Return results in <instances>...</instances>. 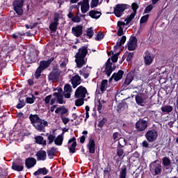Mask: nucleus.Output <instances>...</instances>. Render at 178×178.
Masks as SVG:
<instances>
[{"instance_id":"obj_1","label":"nucleus","mask_w":178,"mask_h":178,"mask_svg":"<svg viewBox=\"0 0 178 178\" xmlns=\"http://www.w3.org/2000/svg\"><path fill=\"white\" fill-rule=\"evenodd\" d=\"M29 120L35 130L45 133V127H48V121L42 119L38 114H30Z\"/></svg>"},{"instance_id":"obj_2","label":"nucleus","mask_w":178,"mask_h":178,"mask_svg":"<svg viewBox=\"0 0 178 178\" xmlns=\"http://www.w3.org/2000/svg\"><path fill=\"white\" fill-rule=\"evenodd\" d=\"M88 54V46H82L78 49V52L75 54V63L78 69H81L85 65H87V59L86 56Z\"/></svg>"},{"instance_id":"obj_3","label":"nucleus","mask_w":178,"mask_h":178,"mask_svg":"<svg viewBox=\"0 0 178 178\" xmlns=\"http://www.w3.org/2000/svg\"><path fill=\"white\" fill-rule=\"evenodd\" d=\"M57 91L58 92L53 93L54 97H52V95H49L44 98V101L46 105H48L49 103L50 105H54L55 102H56V104H60V105L65 103L63 102V89H62V88H58Z\"/></svg>"},{"instance_id":"obj_4","label":"nucleus","mask_w":178,"mask_h":178,"mask_svg":"<svg viewBox=\"0 0 178 178\" xmlns=\"http://www.w3.org/2000/svg\"><path fill=\"white\" fill-rule=\"evenodd\" d=\"M149 171L153 176H161L162 174V169H163L162 165L161 163H159V160H155L154 161H152L149 164Z\"/></svg>"},{"instance_id":"obj_5","label":"nucleus","mask_w":178,"mask_h":178,"mask_svg":"<svg viewBox=\"0 0 178 178\" xmlns=\"http://www.w3.org/2000/svg\"><path fill=\"white\" fill-rule=\"evenodd\" d=\"M60 74H62V71L59 70V65L56 64L52 67V70L50 72L48 79L49 81H59Z\"/></svg>"},{"instance_id":"obj_6","label":"nucleus","mask_w":178,"mask_h":178,"mask_svg":"<svg viewBox=\"0 0 178 178\" xmlns=\"http://www.w3.org/2000/svg\"><path fill=\"white\" fill-rule=\"evenodd\" d=\"M148 122H149L148 117L140 118L135 124V129L137 131H145L147 127H148Z\"/></svg>"},{"instance_id":"obj_7","label":"nucleus","mask_w":178,"mask_h":178,"mask_svg":"<svg viewBox=\"0 0 178 178\" xmlns=\"http://www.w3.org/2000/svg\"><path fill=\"white\" fill-rule=\"evenodd\" d=\"M24 0H14L13 1V7L14 9V12L17 13L18 16L23 15L24 10H23V7L24 6Z\"/></svg>"},{"instance_id":"obj_8","label":"nucleus","mask_w":178,"mask_h":178,"mask_svg":"<svg viewBox=\"0 0 178 178\" xmlns=\"http://www.w3.org/2000/svg\"><path fill=\"white\" fill-rule=\"evenodd\" d=\"M145 137L149 143H154L158 138V130L156 128H149L145 133Z\"/></svg>"},{"instance_id":"obj_9","label":"nucleus","mask_w":178,"mask_h":178,"mask_svg":"<svg viewBox=\"0 0 178 178\" xmlns=\"http://www.w3.org/2000/svg\"><path fill=\"white\" fill-rule=\"evenodd\" d=\"M130 8V6L124 3H119L115 6L114 8V14L116 17H122L126 9Z\"/></svg>"},{"instance_id":"obj_10","label":"nucleus","mask_w":178,"mask_h":178,"mask_svg":"<svg viewBox=\"0 0 178 178\" xmlns=\"http://www.w3.org/2000/svg\"><path fill=\"white\" fill-rule=\"evenodd\" d=\"M115 69H116V65L113 64L112 62H111V58H108L105 64L104 73H106L107 77H109Z\"/></svg>"},{"instance_id":"obj_11","label":"nucleus","mask_w":178,"mask_h":178,"mask_svg":"<svg viewBox=\"0 0 178 178\" xmlns=\"http://www.w3.org/2000/svg\"><path fill=\"white\" fill-rule=\"evenodd\" d=\"M24 162L21 159H15L12 164L13 170H16V172H22L24 169Z\"/></svg>"},{"instance_id":"obj_12","label":"nucleus","mask_w":178,"mask_h":178,"mask_svg":"<svg viewBox=\"0 0 178 178\" xmlns=\"http://www.w3.org/2000/svg\"><path fill=\"white\" fill-rule=\"evenodd\" d=\"M134 77H137V72L136 70H131L126 76L124 82L123 83V86L124 87H127V86H130V83L133 80H134Z\"/></svg>"},{"instance_id":"obj_13","label":"nucleus","mask_w":178,"mask_h":178,"mask_svg":"<svg viewBox=\"0 0 178 178\" xmlns=\"http://www.w3.org/2000/svg\"><path fill=\"white\" fill-rule=\"evenodd\" d=\"M60 19V15L58 13H54V22L50 24L49 29L51 31H56L58 26H59V20Z\"/></svg>"},{"instance_id":"obj_14","label":"nucleus","mask_w":178,"mask_h":178,"mask_svg":"<svg viewBox=\"0 0 178 178\" xmlns=\"http://www.w3.org/2000/svg\"><path fill=\"white\" fill-rule=\"evenodd\" d=\"M87 94V88L83 86L78 87L75 91L74 97L75 98H86V95Z\"/></svg>"},{"instance_id":"obj_15","label":"nucleus","mask_w":178,"mask_h":178,"mask_svg":"<svg viewBox=\"0 0 178 178\" xmlns=\"http://www.w3.org/2000/svg\"><path fill=\"white\" fill-rule=\"evenodd\" d=\"M54 60H55V57H51L47 60H41L40 61L38 68L44 71L51 66V63H52Z\"/></svg>"},{"instance_id":"obj_16","label":"nucleus","mask_w":178,"mask_h":178,"mask_svg":"<svg viewBox=\"0 0 178 178\" xmlns=\"http://www.w3.org/2000/svg\"><path fill=\"white\" fill-rule=\"evenodd\" d=\"M123 143L124 145H130L131 149H129V152H133V151L138 148V146H137V140L136 138L129 142H127L126 139H123Z\"/></svg>"},{"instance_id":"obj_17","label":"nucleus","mask_w":178,"mask_h":178,"mask_svg":"<svg viewBox=\"0 0 178 178\" xmlns=\"http://www.w3.org/2000/svg\"><path fill=\"white\" fill-rule=\"evenodd\" d=\"M72 33L75 37H81L83 35V26L77 25L72 28Z\"/></svg>"},{"instance_id":"obj_18","label":"nucleus","mask_w":178,"mask_h":178,"mask_svg":"<svg viewBox=\"0 0 178 178\" xmlns=\"http://www.w3.org/2000/svg\"><path fill=\"white\" fill-rule=\"evenodd\" d=\"M131 97L132 98H134L135 97V99L138 105H140V106H144V104L145 102V99L143 97L144 95H143L142 93H138L136 95H131Z\"/></svg>"},{"instance_id":"obj_19","label":"nucleus","mask_w":178,"mask_h":178,"mask_svg":"<svg viewBox=\"0 0 178 178\" xmlns=\"http://www.w3.org/2000/svg\"><path fill=\"white\" fill-rule=\"evenodd\" d=\"M37 164V160L33 157H29L25 159V166L27 169H31V168H34Z\"/></svg>"},{"instance_id":"obj_20","label":"nucleus","mask_w":178,"mask_h":178,"mask_svg":"<svg viewBox=\"0 0 178 178\" xmlns=\"http://www.w3.org/2000/svg\"><path fill=\"white\" fill-rule=\"evenodd\" d=\"M71 84L73 88H76L78 86L81 84V77L79 74L73 76L71 79Z\"/></svg>"},{"instance_id":"obj_21","label":"nucleus","mask_w":178,"mask_h":178,"mask_svg":"<svg viewBox=\"0 0 178 178\" xmlns=\"http://www.w3.org/2000/svg\"><path fill=\"white\" fill-rule=\"evenodd\" d=\"M87 148L88 149L90 154H95V140L92 137L89 138V142L87 144Z\"/></svg>"},{"instance_id":"obj_22","label":"nucleus","mask_w":178,"mask_h":178,"mask_svg":"<svg viewBox=\"0 0 178 178\" xmlns=\"http://www.w3.org/2000/svg\"><path fill=\"white\" fill-rule=\"evenodd\" d=\"M71 145V147H69V151L70 154H74L76 152V147H77V141L76 140V138L72 137L71 139L68 140V144Z\"/></svg>"},{"instance_id":"obj_23","label":"nucleus","mask_w":178,"mask_h":178,"mask_svg":"<svg viewBox=\"0 0 178 178\" xmlns=\"http://www.w3.org/2000/svg\"><path fill=\"white\" fill-rule=\"evenodd\" d=\"M144 60H145V65H146V66H149V65L152 63L154 60V58H152L149 52L145 51L144 54Z\"/></svg>"},{"instance_id":"obj_24","label":"nucleus","mask_w":178,"mask_h":178,"mask_svg":"<svg viewBox=\"0 0 178 178\" xmlns=\"http://www.w3.org/2000/svg\"><path fill=\"white\" fill-rule=\"evenodd\" d=\"M128 108L129 105H127V102H126L124 100H122V102L118 105L117 111L118 113H120L122 111H126V109H128Z\"/></svg>"},{"instance_id":"obj_25","label":"nucleus","mask_w":178,"mask_h":178,"mask_svg":"<svg viewBox=\"0 0 178 178\" xmlns=\"http://www.w3.org/2000/svg\"><path fill=\"white\" fill-rule=\"evenodd\" d=\"M37 161H45L47 159V152L39 150L36 153Z\"/></svg>"},{"instance_id":"obj_26","label":"nucleus","mask_w":178,"mask_h":178,"mask_svg":"<svg viewBox=\"0 0 178 178\" xmlns=\"http://www.w3.org/2000/svg\"><path fill=\"white\" fill-rule=\"evenodd\" d=\"M123 74H124V71L119 70L117 73H114L112 75V77L115 81H119V80H122L123 79Z\"/></svg>"},{"instance_id":"obj_27","label":"nucleus","mask_w":178,"mask_h":178,"mask_svg":"<svg viewBox=\"0 0 178 178\" xmlns=\"http://www.w3.org/2000/svg\"><path fill=\"white\" fill-rule=\"evenodd\" d=\"M88 15L92 19H99L101 17V15H102V13L95 10H92L88 13Z\"/></svg>"},{"instance_id":"obj_28","label":"nucleus","mask_w":178,"mask_h":178,"mask_svg":"<svg viewBox=\"0 0 178 178\" xmlns=\"http://www.w3.org/2000/svg\"><path fill=\"white\" fill-rule=\"evenodd\" d=\"M65 134V132H62L61 134L58 135L55 139L54 140V144L56 145L60 146L62 144H63V135Z\"/></svg>"},{"instance_id":"obj_29","label":"nucleus","mask_w":178,"mask_h":178,"mask_svg":"<svg viewBox=\"0 0 178 178\" xmlns=\"http://www.w3.org/2000/svg\"><path fill=\"white\" fill-rule=\"evenodd\" d=\"M123 147H124V145L120 144V141H118V145L117 147V155L119 156V158H122V156H123V154H124Z\"/></svg>"},{"instance_id":"obj_30","label":"nucleus","mask_w":178,"mask_h":178,"mask_svg":"<svg viewBox=\"0 0 178 178\" xmlns=\"http://www.w3.org/2000/svg\"><path fill=\"white\" fill-rule=\"evenodd\" d=\"M38 58V54H37V51H35V54H32L31 55L29 56L27 62L28 63H35V62H37Z\"/></svg>"},{"instance_id":"obj_31","label":"nucleus","mask_w":178,"mask_h":178,"mask_svg":"<svg viewBox=\"0 0 178 178\" xmlns=\"http://www.w3.org/2000/svg\"><path fill=\"white\" fill-rule=\"evenodd\" d=\"M36 144H39L40 145L45 146L47 145V140H44V137L41 136H38L35 137Z\"/></svg>"},{"instance_id":"obj_32","label":"nucleus","mask_w":178,"mask_h":178,"mask_svg":"<svg viewBox=\"0 0 178 178\" xmlns=\"http://www.w3.org/2000/svg\"><path fill=\"white\" fill-rule=\"evenodd\" d=\"M48 170L47 168L44 167L42 168H38L37 171H35L33 175L34 176H38V175H43L45 176L46 175H48Z\"/></svg>"},{"instance_id":"obj_33","label":"nucleus","mask_w":178,"mask_h":178,"mask_svg":"<svg viewBox=\"0 0 178 178\" xmlns=\"http://www.w3.org/2000/svg\"><path fill=\"white\" fill-rule=\"evenodd\" d=\"M55 131H56V129L53 130L52 134H49L48 133H47L45 134L46 137H47V140L49 141L48 142L49 145L52 144V143H54V140H55V138H56V136H55Z\"/></svg>"},{"instance_id":"obj_34","label":"nucleus","mask_w":178,"mask_h":178,"mask_svg":"<svg viewBox=\"0 0 178 178\" xmlns=\"http://www.w3.org/2000/svg\"><path fill=\"white\" fill-rule=\"evenodd\" d=\"M161 110L163 113H170L173 111V106L169 105L163 106Z\"/></svg>"},{"instance_id":"obj_35","label":"nucleus","mask_w":178,"mask_h":178,"mask_svg":"<svg viewBox=\"0 0 178 178\" xmlns=\"http://www.w3.org/2000/svg\"><path fill=\"white\" fill-rule=\"evenodd\" d=\"M106 88H108V80L103 79L100 85V91L102 92H105V91H106Z\"/></svg>"},{"instance_id":"obj_36","label":"nucleus","mask_w":178,"mask_h":178,"mask_svg":"<svg viewBox=\"0 0 178 178\" xmlns=\"http://www.w3.org/2000/svg\"><path fill=\"white\" fill-rule=\"evenodd\" d=\"M57 149V148L53 147L49 150H47V155L49 156L50 159H54V156H55V152H56Z\"/></svg>"},{"instance_id":"obj_37","label":"nucleus","mask_w":178,"mask_h":178,"mask_svg":"<svg viewBox=\"0 0 178 178\" xmlns=\"http://www.w3.org/2000/svg\"><path fill=\"white\" fill-rule=\"evenodd\" d=\"M162 165L164 168H169L170 166V159H169L168 156H164L162 159Z\"/></svg>"},{"instance_id":"obj_38","label":"nucleus","mask_w":178,"mask_h":178,"mask_svg":"<svg viewBox=\"0 0 178 178\" xmlns=\"http://www.w3.org/2000/svg\"><path fill=\"white\" fill-rule=\"evenodd\" d=\"M126 176H127V168L126 165H124L121 168L120 178H126Z\"/></svg>"},{"instance_id":"obj_39","label":"nucleus","mask_w":178,"mask_h":178,"mask_svg":"<svg viewBox=\"0 0 178 178\" xmlns=\"http://www.w3.org/2000/svg\"><path fill=\"white\" fill-rule=\"evenodd\" d=\"M136 17V14L134 13H131L130 15H128L127 18L124 19V22H126V25L130 24L131 22V20H133Z\"/></svg>"},{"instance_id":"obj_40","label":"nucleus","mask_w":178,"mask_h":178,"mask_svg":"<svg viewBox=\"0 0 178 178\" xmlns=\"http://www.w3.org/2000/svg\"><path fill=\"white\" fill-rule=\"evenodd\" d=\"M90 9V4H84L83 3L81 6V10L82 13H87Z\"/></svg>"},{"instance_id":"obj_41","label":"nucleus","mask_w":178,"mask_h":178,"mask_svg":"<svg viewBox=\"0 0 178 178\" xmlns=\"http://www.w3.org/2000/svg\"><path fill=\"white\" fill-rule=\"evenodd\" d=\"M42 72H44V71L38 67V68L36 69V71H35V74H34L35 79L36 80H38V79H40V77L41 76V74L42 73Z\"/></svg>"},{"instance_id":"obj_42","label":"nucleus","mask_w":178,"mask_h":178,"mask_svg":"<svg viewBox=\"0 0 178 178\" xmlns=\"http://www.w3.org/2000/svg\"><path fill=\"white\" fill-rule=\"evenodd\" d=\"M122 138V134L119 132H114L113 134V139L115 142L118 141V140H120Z\"/></svg>"},{"instance_id":"obj_43","label":"nucleus","mask_w":178,"mask_h":178,"mask_svg":"<svg viewBox=\"0 0 178 178\" xmlns=\"http://www.w3.org/2000/svg\"><path fill=\"white\" fill-rule=\"evenodd\" d=\"M127 47L128 51H135V49L137 48V44L131 43V42H129L127 44Z\"/></svg>"},{"instance_id":"obj_44","label":"nucleus","mask_w":178,"mask_h":178,"mask_svg":"<svg viewBox=\"0 0 178 178\" xmlns=\"http://www.w3.org/2000/svg\"><path fill=\"white\" fill-rule=\"evenodd\" d=\"M86 35L88 38H92V36L94 35V31L92 27L87 29Z\"/></svg>"},{"instance_id":"obj_45","label":"nucleus","mask_w":178,"mask_h":178,"mask_svg":"<svg viewBox=\"0 0 178 178\" xmlns=\"http://www.w3.org/2000/svg\"><path fill=\"white\" fill-rule=\"evenodd\" d=\"M148 19H149V15H143L140 20V24H144V23H147L148 22Z\"/></svg>"},{"instance_id":"obj_46","label":"nucleus","mask_w":178,"mask_h":178,"mask_svg":"<svg viewBox=\"0 0 178 178\" xmlns=\"http://www.w3.org/2000/svg\"><path fill=\"white\" fill-rule=\"evenodd\" d=\"M75 105L76 106H83L84 105V98L81 97L75 100Z\"/></svg>"},{"instance_id":"obj_47","label":"nucleus","mask_w":178,"mask_h":178,"mask_svg":"<svg viewBox=\"0 0 178 178\" xmlns=\"http://www.w3.org/2000/svg\"><path fill=\"white\" fill-rule=\"evenodd\" d=\"M119 55H120V51H118L111 56V59L113 63H116V62H118V59H119Z\"/></svg>"},{"instance_id":"obj_48","label":"nucleus","mask_w":178,"mask_h":178,"mask_svg":"<svg viewBox=\"0 0 178 178\" xmlns=\"http://www.w3.org/2000/svg\"><path fill=\"white\" fill-rule=\"evenodd\" d=\"M69 112V110L65 107V106H60V116L64 117L66 113Z\"/></svg>"},{"instance_id":"obj_49","label":"nucleus","mask_w":178,"mask_h":178,"mask_svg":"<svg viewBox=\"0 0 178 178\" xmlns=\"http://www.w3.org/2000/svg\"><path fill=\"white\" fill-rule=\"evenodd\" d=\"M106 122H108V119H106V118H103L102 120L99 122L97 125L98 127L102 129V127L105 126V123H106Z\"/></svg>"},{"instance_id":"obj_50","label":"nucleus","mask_w":178,"mask_h":178,"mask_svg":"<svg viewBox=\"0 0 178 178\" xmlns=\"http://www.w3.org/2000/svg\"><path fill=\"white\" fill-rule=\"evenodd\" d=\"M138 8H140V6L137 3H133L131 4V9L133 10L132 13L137 15V9H138Z\"/></svg>"},{"instance_id":"obj_51","label":"nucleus","mask_w":178,"mask_h":178,"mask_svg":"<svg viewBox=\"0 0 178 178\" xmlns=\"http://www.w3.org/2000/svg\"><path fill=\"white\" fill-rule=\"evenodd\" d=\"M26 104H34V102H35V97H34V95H32V97H26Z\"/></svg>"},{"instance_id":"obj_52","label":"nucleus","mask_w":178,"mask_h":178,"mask_svg":"<svg viewBox=\"0 0 178 178\" xmlns=\"http://www.w3.org/2000/svg\"><path fill=\"white\" fill-rule=\"evenodd\" d=\"M23 35V34L20 33H16L12 35V38H13V40H19V41H22V36Z\"/></svg>"},{"instance_id":"obj_53","label":"nucleus","mask_w":178,"mask_h":178,"mask_svg":"<svg viewBox=\"0 0 178 178\" xmlns=\"http://www.w3.org/2000/svg\"><path fill=\"white\" fill-rule=\"evenodd\" d=\"M72 85L67 83L64 86V92H72Z\"/></svg>"},{"instance_id":"obj_54","label":"nucleus","mask_w":178,"mask_h":178,"mask_svg":"<svg viewBox=\"0 0 178 178\" xmlns=\"http://www.w3.org/2000/svg\"><path fill=\"white\" fill-rule=\"evenodd\" d=\"M99 3V0H92V1L90 2L91 9H94V8H97Z\"/></svg>"},{"instance_id":"obj_55","label":"nucleus","mask_w":178,"mask_h":178,"mask_svg":"<svg viewBox=\"0 0 178 178\" xmlns=\"http://www.w3.org/2000/svg\"><path fill=\"white\" fill-rule=\"evenodd\" d=\"M104 37V33H102V32L99 31L97 34V36L95 38V40L96 41H101V40H102Z\"/></svg>"},{"instance_id":"obj_56","label":"nucleus","mask_w":178,"mask_h":178,"mask_svg":"<svg viewBox=\"0 0 178 178\" xmlns=\"http://www.w3.org/2000/svg\"><path fill=\"white\" fill-rule=\"evenodd\" d=\"M71 20L73 23H80L81 22V18L78 15H76Z\"/></svg>"},{"instance_id":"obj_57","label":"nucleus","mask_w":178,"mask_h":178,"mask_svg":"<svg viewBox=\"0 0 178 178\" xmlns=\"http://www.w3.org/2000/svg\"><path fill=\"white\" fill-rule=\"evenodd\" d=\"M152 9H154V6H152V4H150L145 8L144 13H149V12H151Z\"/></svg>"},{"instance_id":"obj_58","label":"nucleus","mask_w":178,"mask_h":178,"mask_svg":"<svg viewBox=\"0 0 178 178\" xmlns=\"http://www.w3.org/2000/svg\"><path fill=\"white\" fill-rule=\"evenodd\" d=\"M126 35H123L118 42L119 47H122V45L124 44V42H126Z\"/></svg>"},{"instance_id":"obj_59","label":"nucleus","mask_w":178,"mask_h":178,"mask_svg":"<svg viewBox=\"0 0 178 178\" xmlns=\"http://www.w3.org/2000/svg\"><path fill=\"white\" fill-rule=\"evenodd\" d=\"M134 56V52H130L126 58L127 62H131V60H133V58Z\"/></svg>"},{"instance_id":"obj_60","label":"nucleus","mask_w":178,"mask_h":178,"mask_svg":"<svg viewBox=\"0 0 178 178\" xmlns=\"http://www.w3.org/2000/svg\"><path fill=\"white\" fill-rule=\"evenodd\" d=\"M123 34H124V32L123 31V28L122 27L118 28L117 35H118V37H122Z\"/></svg>"},{"instance_id":"obj_61","label":"nucleus","mask_w":178,"mask_h":178,"mask_svg":"<svg viewBox=\"0 0 178 178\" xmlns=\"http://www.w3.org/2000/svg\"><path fill=\"white\" fill-rule=\"evenodd\" d=\"M19 102H20L18 104H17V106H16L17 109H22V108L26 106V103H24V102H22V101H19Z\"/></svg>"},{"instance_id":"obj_62","label":"nucleus","mask_w":178,"mask_h":178,"mask_svg":"<svg viewBox=\"0 0 178 178\" xmlns=\"http://www.w3.org/2000/svg\"><path fill=\"white\" fill-rule=\"evenodd\" d=\"M62 122L64 124H67L68 122H70V120L69 119V118H66V117H62L60 116Z\"/></svg>"},{"instance_id":"obj_63","label":"nucleus","mask_w":178,"mask_h":178,"mask_svg":"<svg viewBox=\"0 0 178 178\" xmlns=\"http://www.w3.org/2000/svg\"><path fill=\"white\" fill-rule=\"evenodd\" d=\"M67 62H69V60H65L62 63L60 64V67L61 69H63L67 66Z\"/></svg>"},{"instance_id":"obj_64","label":"nucleus","mask_w":178,"mask_h":178,"mask_svg":"<svg viewBox=\"0 0 178 178\" xmlns=\"http://www.w3.org/2000/svg\"><path fill=\"white\" fill-rule=\"evenodd\" d=\"M135 138H134V136H130V135L125 136L127 143H129V141H131V140H134Z\"/></svg>"}]
</instances>
